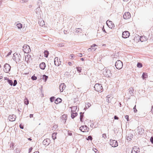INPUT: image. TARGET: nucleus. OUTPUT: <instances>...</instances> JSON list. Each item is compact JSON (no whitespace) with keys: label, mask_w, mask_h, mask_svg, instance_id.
<instances>
[{"label":"nucleus","mask_w":153,"mask_h":153,"mask_svg":"<svg viewBox=\"0 0 153 153\" xmlns=\"http://www.w3.org/2000/svg\"><path fill=\"white\" fill-rule=\"evenodd\" d=\"M39 23L41 26H43L45 25V22L43 20L39 21Z\"/></svg>","instance_id":"nucleus-28"},{"label":"nucleus","mask_w":153,"mask_h":153,"mask_svg":"<svg viewBox=\"0 0 153 153\" xmlns=\"http://www.w3.org/2000/svg\"><path fill=\"white\" fill-rule=\"evenodd\" d=\"M125 118L126 119L127 121H129L128 116V115H126L125 116Z\"/></svg>","instance_id":"nucleus-49"},{"label":"nucleus","mask_w":153,"mask_h":153,"mask_svg":"<svg viewBox=\"0 0 153 153\" xmlns=\"http://www.w3.org/2000/svg\"><path fill=\"white\" fill-rule=\"evenodd\" d=\"M140 40L142 42H144L147 40V38L145 36H140Z\"/></svg>","instance_id":"nucleus-19"},{"label":"nucleus","mask_w":153,"mask_h":153,"mask_svg":"<svg viewBox=\"0 0 153 153\" xmlns=\"http://www.w3.org/2000/svg\"><path fill=\"white\" fill-rule=\"evenodd\" d=\"M79 130L83 132L88 131L87 126H82L79 128Z\"/></svg>","instance_id":"nucleus-10"},{"label":"nucleus","mask_w":153,"mask_h":153,"mask_svg":"<svg viewBox=\"0 0 153 153\" xmlns=\"http://www.w3.org/2000/svg\"><path fill=\"white\" fill-rule=\"evenodd\" d=\"M131 17L130 13L129 12H126L123 16V18L125 19H128Z\"/></svg>","instance_id":"nucleus-11"},{"label":"nucleus","mask_w":153,"mask_h":153,"mask_svg":"<svg viewBox=\"0 0 153 153\" xmlns=\"http://www.w3.org/2000/svg\"><path fill=\"white\" fill-rule=\"evenodd\" d=\"M111 71L108 69L105 68L103 69V74L106 77H110L111 76Z\"/></svg>","instance_id":"nucleus-2"},{"label":"nucleus","mask_w":153,"mask_h":153,"mask_svg":"<svg viewBox=\"0 0 153 153\" xmlns=\"http://www.w3.org/2000/svg\"><path fill=\"white\" fill-rule=\"evenodd\" d=\"M21 56L20 54L15 53L13 54V59L16 63L20 62L21 61Z\"/></svg>","instance_id":"nucleus-3"},{"label":"nucleus","mask_w":153,"mask_h":153,"mask_svg":"<svg viewBox=\"0 0 153 153\" xmlns=\"http://www.w3.org/2000/svg\"><path fill=\"white\" fill-rule=\"evenodd\" d=\"M133 135L131 133L128 134L126 136V138L127 140L130 141L133 138Z\"/></svg>","instance_id":"nucleus-16"},{"label":"nucleus","mask_w":153,"mask_h":153,"mask_svg":"<svg viewBox=\"0 0 153 153\" xmlns=\"http://www.w3.org/2000/svg\"><path fill=\"white\" fill-rule=\"evenodd\" d=\"M23 48V51L25 53H27L29 52L30 48L28 45H24Z\"/></svg>","instance_id":"nucleus-12"},{"label":"nucleus","mask_w":153,"mask_h":153,"mask_svg":"<svg viewBox=\"0 0 153 153\" xmlns=\"http://www.w3.org/2000/svg\"><path fill=\"white\" fill-rule=\"evenodd\" d=\"M87 140H92V137L91 136H89L88 137V138L87 139Z\"/></svg>","instance_id":"nucleus-43"},{"label":"nucleus","mask_w":153,"mask_h":153,"mask_svg":"<svg viewBox=\"0 0 153 153\" xmlns=\"http://www.w3.org/2000/svg\"><path fill=\"white\" fill-rule=\"evenodd\" d=\"M144 130L143 128L141 126H139L137 128V131H136V134L139 135H142L144 132Z\"/></svg>","instance_id":"nucleus-6"},{"label":"nucleus","mask_w":153,"mask_h":153,"mask_svg":"<svg viewBox=\"0 0 153 153\" xmlns=\"http://www.w3.org/2000/svg\"><path fill=\"white\" fill-rule=\"evenodd\" d=\"M114 119L115 120H118L119 119V118L116 116H115L114 117Z\"/></svg>","instance_id":"nucleus-53"},{"label":"nucleus","mask_w":153,"mask_h":153,"mask_svg":"<svg viewBox=\"0 0 153 153\" xmlns=\"http://www.w3.org/2000/svg\"><path fill=\"white\" fill-rule=\"evenodd\" d=\"M106 24L108 27L110 28H112V27H113V25L111 22L108 20L106 22Z\"/></svg>","instance_id":"nucleus-20"},{"label":"nucleus","mask_w":153,"mask_h":153,"mask_svg":"<svg viewBox=\"0 0 153 153\" xmlns=\"http://www.w3.org/2000/svg\"><path fill=\"white\" fill-rule=\"evenodd\" d=\"M4 78L5 80H7V81L8 80V79H8L7 77H4Z\"/></svg>","instance_id":"nucleus-62"},{"label":"nucleus","mask_w":153,"mask_h":153,"mask_svg":"<svg viewBox=\"0 0 153 153\" xmlns=\"http://www.w3.org/2000/svg\"><path fill=\"white\" fill-rule=\"evenodd\" d=\"M111 97V96L109 95H108L107 96V99H106V101L108 103L110 102H111V100L110 99V100L109 99V98H110Z\"/></svg>","instance_id":"nucleus-29"},{"label":"nucleus","mask_w":153,"mask_h":153,"mask_svg":"<svg viewBox=\"0 0 153 153\" xmlns=\"http://www.w3.org/2000/svg\"><path fill=\"white\" fill-rule=\"evenodd\" d=\"M131 151H133L137 152V153H139L140 152V149L139 148H137V147H134L133 148Z\"/></svg>","instance_id":"nucleus-21"},{"label":"nucleus","mask_w":153,"mask_h":153,"mask_svg":"<svg viewBox=\"0 0 153 153\" xmlns=\"http://www.w3.org/2000/svg\"><path fill=\"white\" fill-rule=\"evenodd\" d=\"M62 101V100L61 98H58L55 100V103L56 104H57L61 102Z\"/></svg>","instance_id":"nucleus-24"},{"label":"nucleus","mask_w":153,"mask_h":153,"mask_svg":"<svg viewBox=\"0 0 153 153\" xmlns=\"http://www.w3.org/2000/svg\"><path fill=\"white\" fill-rule=\"evenodd\" d=\"M16 117L15 115H10L8 117V119L10 121H14L15 120Z\"/></svg>","instance_id":"nucleus-13"},{"label":"nucleus","mask_w":153,"mask_h":153,"mask_svg":"<svg viewBox=\"0 0 153 153\" xmlns=\"http://www.w3.org/2000/svg\"><path fill=\"white\" fill-rule=\"evenodd\" d=\"M150 141L153 144V137H151Z\"/></svg>","instance_id":"nucleus-48"},{"label":"nucleus","mask_w":153,"mask_h":153,"mask_svg":"<svg viewBox=\"0 0 153 153\" xmlns=\"http://www.w3.org/2000/svg\"><path fill=\"white\" fill-rule=\"evenodd\" d=\"M25 103L27 105L29 103V101L27 98H25L24 100Z\"/></svg>","instance_id":"nucleus-39"},{"label":"nucleus","mask_w":153,"mask_h":153,"mask_svg":"<svg viewBox=\"0 0 153 153\" xmlns=\"http://www.w3.org/2000/svg\"><path fill=\"white\" fill-rule=\"evenodd\" d=\"M27 1V0H22V1H21V3H23L24 2H26Z\"/></svg>","instance_id":"nucleus-52"},{"label":"nucleus","mask_w":153,"mask_h":153,"mask_svg":"<svg viewBox=\"0 0 153 153\" xmlns=\"http://www.w3.org/2000/svg\"><path fill=\"white\" fill-rule=\"evenodd\" d=\"M97 46V45H96V44H93L91 46V48H92V47H95V46Z\"/></svg>","instance_id":"nucleus-56"},{"label":"nucleus","mask_w":153,"mask_h":153,"mask_svg":"<svg viewBox=\"0 0 153 153\" xmlns=\"http://www.w3.org/2000/svg\"><path fill=\"white\" fill-rule=\"evenodd\" d=\"M16 26L19 29H21L22 27V25L20 23H19L17 24Z\"/></svg>","instance_id":"nucleus-36"},{"label":"nucleus","mask_w":153,"mask_h":153,"mask_svg":"<svg viewBox=\"0 0 153 153\" xmlns=\"http://www.w3.org/2000/svg\"><path fill=\"white\" fill-rule=\"evenodd\" d=\"M50 142L49 139H45L43 141V144L45 146H48Z\"/></svg>","instance_id":"nucleus-15"},{"label":"nucleus","mask_w":153,"mask_h":153,"mask_svg":"<svg viewBox=\"0 0 153 153\" xmlns=\"http://www.w3.org/2000/svg\"><path fill=\"white\" fill-rule=\"evenodd\" d=\"M77 115V113L75 112L74 113H71V117L72 118L74 119Z\"/></svg>","instance_id":"nucleus-25"},{"label":"nucleus","mask_w":153,"mask_h":153,"mask_svg":"<svg viewBox=\"0 0 153 153\" xmlns=\"http://www.w3.org/2000/svg\"><path fill=\"white\" fill-rule=\"evenodd\" d=\"M40 10V8L39 6V7H37L36 10V13H38V12Z\"/></svg>","instance_id":"nucleus-42"},{"label":"nucleus","mask_w":153,"mask_h":153,"mask_svg":"<svg viewBox=\"0 0 153 153\" xmlns=\"http://www.w3.org/2000/svg\"><path fill=\"white\" fill-rule=\"evenodd\" d=\"M37 3H38V4H39V6L40 4H42V2L41 1H38L37 2Z\"/></svg>","instance_id":"nucleus-50"},{"label":"nucleus","mask_w":153,"mask_h":153,"mask_svg":"<svg viewBox=\"0 0 153 153\" xmlns=\"http://www.w3.org/2000/svg\"><path fill=\"white\" fill-rule=\"evenodd\" d=\"M131 153H137V152H135V151H134V152L131 151Z\"/></svg>","instance_id":"nucleus-63"},{"label":"nucleus","mask_w":153,"mask_h":153,"mask_svg":"<svg viewBox=\"0 0 153 153\" xmlns=\"http://www.w3.org/2000/svg\"><path fill=\"white\" fill-rule=\"evenodd\" d=\"M73 56H74L73 55H70V58L71 59H72L74 57Z\"/></svg>","instance_id":"nucleus-54"},{"label":"nucleus","mask_w":153,"mask_h":153,"mask_svg":"<svg viewBox=\"0 0 153 153\" xmlns=\"http://www.w3.org/2000/svg\"><path fill=\"white\" fill-rule=\"evenodd\" d=\"M48 77V76H47L45 75H44L42 76V79L43 80H45V82L47 80Z\"/></svg>","instance_id":"nucleus-33"},{"label":"nucleus","mask_w":153,"mask_h":153,"mask_svg":"<svg viewBox=\"0 0 153 153\" xmlns=\"http://www.w3.org/2000/svg\"><path fill=\"white\" fill-rule=\"evenodd\" d=\"M17 84V81L16 80H15L14 81V83H13V86H15Z\"/></svg>","instance_id":"nucleus-44"},{"label":"nucleus","mask_w":153,"mask_h":153,"mask_svg":"<svg viewBox=\"0 0 153 153\" xmlns=\"http://www.w3.org/2000/svg\"><path fill=\"white\" fill-rule=\"evenodd\" d=\"M21 129H23L24 128L23 126H22V125L20 124L19 125Z\"/></svg>","instance_id":"nucleus-55"},{"label":"nucleus","mask_w":153,"mask_h":153,"mask_svg":"<svg viewBox=\"0 0 153 153\" xmlns=\"http://www.w3.org/2000/svg\"><path fill=\"white\" fill-rule=\"evenodd\" d=\"M11 67L10 65L7 63L5 64L4 65V71L6 73H8L10 70Z\"/></svg>","instance_id":"nucleus-5"},{"label":"nucleus","mask_w":153,"mask_h":153,"mask_svg":"<svg viewBox=\"0 0 153 153\" xmlns=\"http://www.w3.org/2000/svg\"><path fill=\"white\" fill-rule=\"evenodd\" d=\"M134 89L132 88H130L128 89V92L129 94L132 96L133 94Z\"/></svg>","instance_id":"nucleus-22"},{"label":"nucleus","mask_w":153,"mask_h":153,"mask_svg":"<svg viewBox=\"0 0 153 153\" xmlns=\"http://www.w3.org/2000/svg\"><path fill=\"white\" fill-rule=\"evenodd\" d=\"M102 137L104 139H106L107 137L106 134H103L102 135Z\"/></svg>","instance_id":"nucleus-46"},{"label":"nucleus","mask_w":153,"mask_h":153,"mask_svg":"<svg viewBox=\"0 0 153 153\" xmlns=\"http://www.w3.org/2000/svg\"><path fill=\"white\" fill-rule=\"evenodd\" d=\"M11 51H10V52H9L7 54V56H9V55H10L11 54Z\"/></svg>","instance_id":"nucleus-57"},{"label":"nucleus","mask_w":153,"mask_h":153,"mask_svg":"<svg viewBox=\"0 0 153 153\" xmlns=\"http://www.w3.org/2000/svg\"><path fill=\"white\" fill-rule=\"evenodd\" d=\"M33 153H39V152L38 151H36Z\"/></svg>","instance_id":"nucleus-64"},{"label":"nucleus","mask_w":153,"mask_h":153,"mask_svg":"<svg viewBox=\"0 0 153 153\" xmlns=\"http://www.w3.org/2000/svg\"><path fill=\"white\" fill-rule=\"evenodd\" d=\"M142 64L141 63L138 62L137 65V66L139 68H141L142 67Z\"/></svg>","instance_id":"nucleus-37"},{"label":"nucleus","mask_w":153,"mask_h":153,"mask_svg":"<svg viewBox=\"0 0 153 153\" xmlns=\"http://www.w3.org/2000/svg\"><path fill=\"white\" fill-rule=\"evenodd\" d=\"M58 46L59 47H62L64 46L63 43H59L58 44Z\"/></svg>","instance_id":"nucleus-45"},{"label":"nucleus","mask_w":153,"mask_h":153,"mask_svg":"<svg viewBox=\"0 0 153 153\" xmlns=\"http://www.w3.org/2000/svg\"><path fill=\"white\" fill-rule=\"evenodd\" d=\"M55 97H51L50 98V100L51 102H53L54 101Z\"/></svg>","instance_id":"nucleus-41"},{"label":"nucleus","mask_w":153,"mask_h":153,"mask_svg":"<svg viewBox=\"0 0 153 153\" xmlns=\"http://www.w3.org/2000/svg\"><path fill=\"white\" fill-rule=\"evenodd\" d=\"M91 106V104L90 103H88L86 105H85V108L88 109V108H89Z\"/></svg>","instance_id":"nucleus-38"},{"label":"nucleus","mask_w":153,"mask_h":153,"mask_svg":"<svg viewBox=\"0 0 153 153\" xmlns=\"http://www.w3.org/2000/svg\"><path fill=\"white\" fill-rule=\"evenodd\" d=\"M115 66L117 69H121L123 66L122 62L120 60H117L115 63Z\"/></svg>","instance_id":"nucleus-4"},{"label":"nucleus","mask_w":153,"mask_h":153,"mask_svg":"<svg viewBox=\"0 0 153 153\" xmlns=\"http://www.w3.org/2000/svg\"><path fill=\"white\" fill-rule=\"evenodd\" d=\"M77 29L76 30V33H81L82 31V29L80 28H79Z\"/></svg>","instance_id":"nucleus-27"},{"label":"nucleus","mask_w":153,"mask_h":153,"mask_svg":"<svg viewBox=\"0 0 153 153\" xmlns=\"http://www.w3.org/2000/svg\"><path fill=\"white\" fill-rule=\"evenodd\" d=\"M31 60L32 57L29 54H27V55H25V60L27 63L30 62Z\"/></svg>","instance_id":"nucleus-9"},{"label":"nucleus","mask_w":153,"mask_h":153,"mask_svg":"<svg viewBox=\"0 0 153 153\" xmlns=\"http://www.w3.org/2000/svg\"><path fill=\"white\" fill-rule=\"evenodd\" d=\"M7 82L10 85L12 86L13 85V82L12 80L8 79Z\"/></svg>","instance_id":"nucleus-35"},{"label":"nucleus","mask_w":153,"mask_h":153,"mask_svg":"<svg viewBox=\"0 0 153 153\" xmlns=\"http://www.w3.org/2000/svg\"><path fill=\"white\" fill-rule=\"evenodd\" d=\"M109 144L112 147H116L118 145L117 141L115 140H110Z\"/></svg>","instance_id":"nucleus-7"},{"label":"nucleus","mask_w":153,"mask_h":153,"mask_svg":"<svg viewBox=\"0 0 153 153\" xmlns=\"http://www.w3.org/2000/svg\"><path fill=\"white\" fill-rule=\"evenodd\" d=\"M68 64L70 66H71L72 65V63L71 62H68Z\"/></svg>","instance_id":"nucleus-58"},{"label":"nucleus","mask_w":153,"mask_h":153,"mask_svg":"<svg viewBox=\"0 0 153 153\" xmlns=\"http://www.w3.org/2000/svg\"><path fill=\"white\" fill-rule=\"evenodd\" d=\"M130 36V33L127 31H125L123 32L122 36L124 38H126L129 37Z\"/></svg>","instance_id":"nucleus-8"},{"label":"nucleus","mask_w":153,"mask_h":153,"mask_svg":"<svg viewBox=\"0 0 153 153\" xmlns=\"http://www.w3.org/2000/svg\"><path fill=\"white\" fill-rule=\"evenodd\" d=\"M44 53L45 54V56L46 57H48V54L49 52L48 51H45L44 52Z\"/></svg>","instance_id":"nucleus-31"},{"label":"nucleus","mask_w":153,"mask_h":153,"mask_svg":"<svg viewBox=\"0 0 153 153\" xmlns=\"http://www.w3.org/2000/svg\"><path fill=\"white\" fill-rule=\"evenodd\" d=\"M94 88L95 90L98 92H101L103 91V88L101 84L99 83L95 84Z\"/></svg>","instance_id":"nucleus-1"},{"label":"nucleus","mask_w":153,"mask_h":153,"mask_svg":"<svg viewBox=\"0 0 153 153\" xmlns=\"http://www.w3.org/2000/svg\"><path fill=\"white\" fill-rule=\"evenodd\" d=\"M76 68L77 71L79 73H81L82 70V68L81 67H76Z\"/></svg>","instance_id":"nucleus-34"},{"label":"nucleus","mask_w":153,"mask_h":153,"mask_svg":"<svg viewBox=\"0 0 153 153\" xmlns=\"http://www.w3.org/2000/svg\"><path fill=\"white\" fill-rule=\"evenodd\" d=\"M151 112L153 114V106H152V108L151 109Z\"/></svg>","instance_id":"nucleus-60"},{"label":"nucleus","mask_w":153,"mask_h":153,"mask_svg":"<svg viewBox=\"0 0 153 153\" xmlns=\"http://www.w3.org/2000/svg\"><path fill=\"white\" fill-rule=\"evenodd\" d=\"M54 65L56 66H59V64L58 61V57H55L54 59Z\"/></svg>","instance_id":"nucleus-18"},{"label":"nucleus","mask_w":153,"mask_h":153,"mask_svg":"<svg viewBox=\"0 0 153 153\" xmlns=\"http://www.w3.org/2000/svg\"><path fill=\"white\" fill-rule=\"evenodd\" d=\"M57 134V133H56L54 132L52 134V137L53 140H54L56 138V135Z\"/></svg>","instance_id":"nucleus-26"},{"label":"nucleus","mask_w":153,"mask_h":153,"mask_svg":"<svg viewBox=\"0 0 153 153\" xmlns=\"http://www.w3.org/2000/svg\"><path fill=\"white\" fill-rule=\"evenodd\" d=\"M33 149V148L32 147L30 148L29 149V152H31V151Z\"/></svg>","instance_id":"nucleus-51"},{"label":"nucleus","mask_w":153,"mask_h":153,"mask_svg":"<svg viewBox=\"0 0 153 153\" xmlns=\"http://www.w3.org/2000/svg\"><path fill=\"white\" fill-rule=\"evenodd\" d=\"M83 113H82V112H80V120L81 122H83V121H82V118H83Z\"/></svg>","instance_id":"nucleus-30"},{"label":"nucleus","mask_w":153,"mask_h":153,"mask_svg":"<svg viewBox=\"0 0 153 153\" xmlns=\"http://www.w3.org/2000/svg\"><path fill=\"white\" fill-rule=\"evenodd\" d=\"M66 85L64 83L61 84L59 86V89L61 92H62L65 89Z\"/></svg>","instance_id":"nucleus-14"},{"label":"nucleus","mask_w":153,"mask_h":153,"mask_svg":"<svg viewBox=\"0 0 153 153\" xmlns=\"http://www.w3.org/2000/svg\"><path fill=\"white\" fill-rule=\"evenodd\" d=\"M31 79L33 80H35L37 79V77L35 76H33L31 77Z\"/></svg>","instance_id":"nucleus-40"},{"label":"nucleus","mask_w":153,"mask_h":153,"mask_svg":"<svg viewBox=\"0 0 153 153\" xmlns=\"http://www.w3.org/2000/svg\"><path fill=\"white\" fill-rule=\"evenodd\" d=\"M133 109H134V112L135 113H136L137 112V110L136 109V105H135V106L133 108Z\"/></svg>","instance_id":"nucleus-47"},{"label":"nucleus","mask_w":153,"mask_h":153,"mask_svg":"<svg viewBox=\"0 0 153 153\" xmlns=\"http://www.w3.org/2000/svg\"><path fill=\"white\" fill-rule=\"evenodd\" d=\"M33 114H30V116H29V117H30V118H32V117H33Z\"/></svg>","instance_id":"nucleus-59"},{"label":"nucleus","mask_w":153,"mask_h":153,"mask_svg":"<svg viewBox=\"0 0 153 153\" xmlns=\"http://www.w3.org/2000/svg\"><path fill=\"white\" fill-rule=\"evenodd\" d=\"M79 56L80 57H81L82 56V53H79Z\"/></svg>","instance_id":"nucleus-61"},{"label":"nucleus","mask_w":153,"mask_h":153,"mask_svg":"<svg viewBox=\"0 0 153 153\" xmlns=\"http://www.w3.org/2000/svg\"><path fill=\"white\" fill-rule=\"evenodd\" d=\"M39 67L42 70L45 69V67H46V65L45 63L44 62H42L39 65Z\"/></svg>","instance_id":"nucleus-17"},{"label":"nucleus","mask_w":153,"mask_h":153,"mask_svg":"<svg viewBox=\"0 0 153 153\" xmlns=\"http://www.w3.org/2000/svg\"><path fill=\"white\" fill-rule=\"evenodd\" d=\"M77 109V106H74L71 107V113L75 112L76 110Z\"/></svg>","instance_id":"nucleus-23"},{"label":"nucleus","mask_w":153,"mask_h":153,"mask_svg":"<svg viewBox=\"0 0 153 153\" xmlns=\"http://www.w3.org/2000/svg\"><path fill=\"white\" fill-rule=\"evenodd\" d=\"M147 77V74L145 73H143L142 76V77L143 79L146 78Z\"/></svg>","instance_id":"nucleus-32"}]
</instances>
